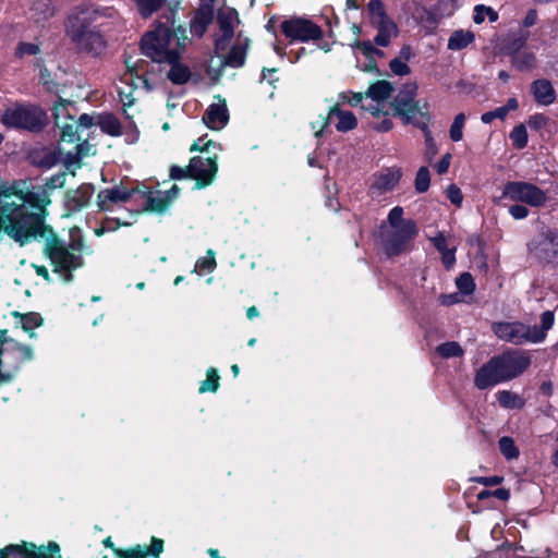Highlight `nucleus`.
<instances>
[{"label":"nucleus","instance_id":"79ce46f5","mask_svg":"<svg viewBox=\"0 0 558 558\" xmlns=\"http://www.w3.org/2000/svg\"><path fill=\"white\" fill-rule=\"evenodd\" d=\"M436 351L440 356H442L445 359L460 357L464 353L461 345L456 341H449V342L441 343L436 348Z\"/></svg>","mask_w":558,"mask_h":558},{"label":"nucleus","instance_id":"6e6d98bb","mask_svg":"<svg viewBox=\"0 0 558 558\" xmlns=\"http://www.w3.org/2000/svg\"><path fill=\"white\" fill-rule=\"evenodd\" d=\"M88 148H89L88 141L86 138L85 140L81 138L80 143H77L75 146L76 153L68 154L66 163L70 165V163L78 162L82 157L87 155Z\"/></svg>","mask_w":558,"mask_h":558},{"label":"nucleus","instance_id":"bb28decb","mask_svg":"<svg viewBox=\"0 0 558 558\" xmlns=\"http://www.w3.org/2000/svg\"><path fill=\"white\" fill-rule=\"evenodd\" d=\"M337 116L339 121L336 125L339 132H349L356 128L357 119L351 111L341 110L339 105H335L329 109L327 117L324 119L323 128H326L330 123L331 117Z\"/></svg>","mask_w":558,"mask_h":558},{"label":"nucleus","instance_id":"bf43d9fd","mask_svg":"<svg viewBox=\"0 0 558 558\" xmlns=\"http://www.w3.org/2000/svg\"><path fill=\"white\" fill-rule=\"evenodd\" d=\"M389 69L395 75L404 76L411 73L410 66L405 61L400 60V58H395L389 62Z\"/></svg>","mask_w":558,"mask_h":558},{"label":"nucleus","instance_id":"f03ea898","mask_svg":"<svg viewBox=\"0 0 558 558\" xmlns=\"http://www.w3.org/2000/svg\"><path fill=\"white\" fill-rule=\"evenodd\" d=\"M109 9H82L71 14L66 23V33L71 40L83 51L100 56L107 47L100 19Z\"/></svg>","mask_w":558,"mask_h":558},{"label":"nucleus","instance_id":"412c9836","mask_svg":"<svg viewBox=\"0 0 558 558\" xmlns=\"http://www.w3.org/2000/svg\"><path fill=\"white\" fill-rule=\"evenodd\" d=\"M402 178V170L399 167L384 168L380 172L374 174L372 189L385 193L392 191Z\"/></svg>","mask_w":558,"mask_h":558},{"label":"nucleus","instance_id":"052dcab7","mask_svg":"<svg viewBox=\"0 0 558 558\" xmlns=\"http://www.w3.org/2000/svg\"><path fill=\"white\" fill-rule=\"evenodd\" d=\"M548 121V117L544 113H534L530 116L527 125L533 131H539L547 125Z\"/></svg>","mask_w":558,"mask_h":558},{"label":"nucleus","instance_id":"39448f33","mask_svg":"<svg viewBox=\"0 0 558 558\" xmlns=\"http://www.w3.org/2000/svg\"><path fill=\"white\" fill-rule=\"evenodd\" d=\"M0 121L9 130L32 134L41 133L49 123L46 110L29 101H15L5 107Z\"/></svg>","mask_w":558,"mask_h":558},{"label":"nucleus","instance_id":"a18cd8bd","mask_svg":"<svg viewBox=\"0 0 558 558\" xmlns=\"http://www.w3.org/2000/svg\"><path fill=\"white\" fill-rule=\"evenodd\" d=\"M466 117L463 112L458 113L449 129V136L451 141L459 142L463 138V128Z\"/></svg>","mask_w":558,"mask_h":558},{"label":"nucleus","instance_id":"5701e85b","mask_svg":"<svg viewBox=\"0 0 558 558\" xmlns=\"http://www.w3.org/2000/svg\"><path fill=\"white\" fill-rule=\"evenodd\" d=\"M229 121V112L226 101L221 104H211L203 114V122L211 130L223 128Z\"/></svg>","mask_w":558,"mask_h":558},{"label":"nucleus","instance_id":"b1692460","mask_svg":"<svg viewBox=\"0 0 558 558\" xmlns=\"http://www.w3.org/2000/svg\"><path fill=\"white\" fill-rule=\"evenodd\" d=\"M250 38L236 40L230 48L228 54L222 60V68L240 69L244 66L250 47Z\"/></svg>","mask_w":558,"mask_h":558},{"label":"nucleus","instance_id":"c9c22d12","mask_svg":"<svg viewBox=\"0 0 558 558\" xmlns=\"http://www.w3.org/2000/svg\"><path fill=\"white\" fill-rule=\"evenodd\" d=\"M140 15L144 19L150 17L158 12L167 0H132Z\"/></svg>","mask_w":558,"mask_h":558},{"label":"nucleus","instance_id":"58836bf2","mask_svg":"<svg viewBox=\"0 0 558 558\" xmlns=\"http://www.w3.org/2000/svg\"><path fill=\"white\" fill-rule=\"evenodd\" d=\"M509 138L512 142V146L515 149H523L527 146L529 135L526 126L524 124L515 125L509 134Z\"/></svg>","mask_w":558,"mask_h":558},{"label":"nucleus","instance_id":"69168bd1","mask_svg":"<svg viewBox=\"0 0 558 558\" xmlns=\"http://www.w3.org/2000/svg\"><path fill=\"white\" fill-rule=\"evenodd\" d=\"M215 265V253L211 250H208L207 256L197 260L196 268L199 270H211Z\"/></svg>","mask_w":558,"mask_h":558},{"label":"nucleus","instance_id":"49530a36","mask_svg":"<svg viewBox=\"0 0 558 558\" xmlns=\"http://www.w3.org/2000/svg\"><path fill=\"white\" fill-rule=\"evenodd\" d=\"M39 66V81L40 84L45 87L49 93H57L59 90V83H57L51 77V73L48 68L44 64H37Z\"/></svg>","mask_w":558,"mask_h":558},{"label":"nucleus","instance_id":"7ed1b4c3","mask_svg":"<svg viewBox=\"0 0 558 558\" xmlns=\"http://www.w3.org/2000/svg\"><path fill=\"white\" fill-rule=\"evenodd\" d=\"M169 35L166 28L147 32L141 39L140 48L142 53L153 62L170 64L167 78L174 85H184L191 80L192 72L180 61L181 51L169 49Z\"/></svg>","mask_w":558,"mask_h":558},{"label":"nucleus","instance_id":"37998d69","mask_svg":"<svg viewBox=\"0 0 558 558\" xmlns=\"http://www.w3.org/2000/svg\"><path fill=\"white\" fill-rule=\"evenodd\" d=\"M430 186V172L427 167H421L415 175L414 187L420 194L428 191Z\"/></svg>","mask_w":558,"mask_h":558},{"label":"nucleus","instance_id":"f257e3e1","mask_svg":"<svg viewBox=\"0 0 558 558\" xmlns=\"http://www.w3.org/2000/svg\"><path fill=\"white\" fill-rule=\"evenodd\" d=\"M8 235L17 244L43 242L44 244H83L82 230L69 228V242L65 243L53 228L47 223L44 214L25 211L11 205L0 206V235Z\"/></svg>","mask_w":558,"mask_h":558},{"label":"nucleus","instance_id":"a878e982","mask_svg":"<svg viewBox=\"0 0 558 558\" xmlns=\"http://www.w3.org/2000/svg\"><path fill=\"white\" fill-rule=\"evenodd\" d=\"M174 15H175V12L173 10H171L169 12V15L166 16V22L162 23V22H158L156 27L151 31V32H157L159 28H166L170 35H169V45L171 44V40L172 39H175L177 43V49L175 50H183L186 46V41H187V36H186V29L181 26V25H178L177 27H174Z\"/></svg>","mask_w":558,"mask_h":558},{"label":"nucleus","instance_id":"cd10ccee","mask_svg":"<svg viewBox=\"0 0 558 558\" xmlns=\"http://www.w3.org/2000/svg\"><path fill=\"white\" fill-rule=\"evenodd\" d=\"M425 112L422 113V120L415 123V128L420 129L425 136V159L427 162H432L433 158L437 155L438 148L432 136V132L429 130V123L432 122V116L428 111V102L424 101Z\"/></svg>","mask_w":558,"mask_h":558},{"label":"nucleus","instance_id":"aec40b11","mask_svg":"<svg viewBox=\"0 0 558 558\" xmlns=\"http://www.w3.org/2000/svg\"><path fill=\"white\" fill-rule=\"evenodd\" d=\"M94 192V185L90 183H84L75 190L68 191L65 195V207L68 211H81L89 204Z\"/></svg>","mask_w":558,"mask_h":558},{"label":"nucleus","instance_id":"1a4fd4ad","mask_svg":"<svg viewBox=\"0 0 558 558\" xmlns=\"http://www.w3.org/2000/svg\"><path fill=\"white\" fill-rule=\"evenodd\" d=\"M280 31L289 43L318 41L324 38L323 28L311 19L290 16L280 23Z\"/></svg>","mask_w":558,"mask_h":558},{"label":"nucleus","instance_id":"e2e57ef3","mask_svg":"<svg viewBox=\"0 0 558 558\" xmlns=\"http://www.w3.org/2000/svg\"><path fill=\"white\" fill-rule=\"evenodd\" d=\"M506 109H502V107H498L492 111L484 112L481 116V121L484 124L492 123L495 119L505 120L507 114L505 112Z\"/></svg>","mask_w":558,"mask_h":558},{"label":"nucleus","instance_id":"338daca9","mask_svg":"<svg viewBox=\"0 0 558 558\" xmlns=\"http://www.w3.org/2000/svg\"><path fill=\"white\" fill-rule=\"evenodd\" d=\"M529 208L522 204H514L509 207V214L515 220L524 219L529 216Z\"/></svg>","mask_w":558,"mask_h":558},{"label":"nucleus","instance_id":"2f4dec72","mask_svg":"<svg viewBox=\"0 0 558 558\" xmlns=\"http://www.w3.org/2000/svg\"><path fill=\"white\" fill-rule=\"evenodd\" d=\"M238 11L233 8H228L227 10H220L217 15V21L220 31L226 35V37H233L234 35V26L233 21L238 20Z\"/></svg>","mask_w":558,"mask_h":558},{"label":"nucleus","instance_id":"a19ab883","mask_svg":"<svg viewBox=\"0 0 558 558\" xmlns=\"http://www.w3.org/2000/svg\"><path fill=\"white\" fill-rule=\"evenodd\" d=\"M499 450L507 460L517 459L520 454L514 440L509 436H504L498 441Z\"/></svg>","mask_w":558,"mask_h":558},{"label":"nucleus","instance_id":"a211bd4d","mask_svg":"<svg viewBox=\"0 0 558 558\" xmlns=\"http://www.w3.org/2000/svg\"><path fill=\"white\" fill-rule=\"evenodd\" d=\"M215 1L216 0L203 1L196 9L190 24L191 33L195 37L202 38L207 32L208 26L213 23L215 16Z\"/></svg>","mask_w":558,"mask_h":558},{"label":"nucleus","instance_id":"f704fd0d","mask_svg":"<svg viewBox=\"0 0 558 558\" xmlns=\"http://www.w3.org/2000/svg\"><path fill=\"white\" fill-rule=\"evenodd\" d=\"M98 124L100 130L110 136H120L122 134L121 122L113 113L100 116Z\"/></svg>","mask_w":558,"mask_h":558},{"label":"nucleus","instance_id":"e433bc0d","mask_svg":"<svg viewBox=\"0 0 558 558\" xmlns=\"http://www.w3.org/2000/svg\"><path fill=\"white\" fill-rule=\"evenodd\" d=\"M193 158H198L201 162L196 165V169L201 174L204 175H210L213 178V181L216 178V174L218 172V156H209V157H202V156H194Z\"/></svg>","mask_w":558,"mask_h":558},{"label":"nucleus","instance_id":"f3484780","mask_svg":"<svg viewBox=\"0 0 558 558\" xmlns=\"http://www.w3.org/2000/svg\"><path fill=\"white\" fill-rule=\"evenodd\" d=\"M19 197L22 201L21 204H16L14 202H5L4 205H11L14 208H24L25 211L44 214V217H48L49 213L47 206L50 204V199L47 195L38 194L32 191H20Z\"/></svg>","mask_w":558,"mask_h":558},{"label":"nucleus","instance_id":"de8ad7c7","mask_svg":"<svg viewBox=\"0 0 558 558\" xmlns=\"http://www.w3.org/2000/svg\"><path fill=\"white\" fill-rule=\"evenodd\" d=\"M554 312L546 311L541 316V327H537L536 325L530 326V329H535L536 331L541 332L542 338L539 339V342L544 341L547 335V331L553 327L554 325Z\"/></svg>","mask_w":558,"mask_h":558},{"label":"nucleus","instance_id":"ea45409f","mask_svg":"<svg viewBox=\"0 0 558 558\" xmlns=\"http://www.w3.org/2000/svg\"><path fill=\"white\" fill-rule=\"evenodd\" d=\"M553 251H556V246H531L529 257L541 264H551Z\"/></svg>","mask_w":558,"mask_h":558},{"label":"nucleus","instance_id":"9b49d317","mask_svg":"<svg viewBox=\"0 0 558 558\" xmlns=\"http://www.w3.org/2000/svg\"><path fill=\"white\" fill-rule=\"evenodd\" d=\"M502 197L532 207H541L547 201V195L541 187L525 181L506 182L502 187Z\"/></svg>","mask_w":558,"mask_h":558},{"label":"nucleus","instance_id":"7c9ffc66","mask_svg":"<svg viewBox=\"0 0 558 558\" xmlns=\"http://www.w3.org/2000/svg\"><path fill=\"white\" fill-rule=\"evenodd\" d=\"M393 90L395 88L392 83H390L389 81L381 80L372 83L368 86L365 96L372 98L374 101L379 102L390 98Z\"/></svg>","mask_w":558,"mask_h":558},{"label":"nucleus","instance_id":"c85d7f7f","mask_svg":"<svg viewBox=\"0 0 558 558\" xmlns=\"http://www.w3.org/2000/svg\"><path fill=\"white\" fill-rule=\"evenodd\" d=\"M23 545H25L24 558H61L60 546L56 542L40 547L26 542H23Z\"/></svg>","mask_w":558,"mask_h":558},{"label":"nucleus","instance_id":"4d7b16f0","mask_svg":"<svg viewBox=\"0 0 558 558\" xmlns=\"http://www.w3.org/2000/svg\"><path fill=\"white\" fill-rule=\"evenodd\" d=\"M61 158V151L59 149L46 151L39 160V166L46 169L54 167Z\"/></svg>","mask_w":558,"mask_h":558},{"label":"nucleus","instance_id":"6e6552de","mask_svg":"<svg viewBox=\"0 0 558 558\" xmlns=\"http://www.w3.org/2000/svg\"><path fill=\"white\" fill-rule=\"evenodd\" d=\"M82 246H45L44 254L50 260L52 271L65 282L73 279L72 271L82 265Z\"/></svg>","mask_w":558,"mask_h":558},{"label":"nucleus","instance_id":"5fc2aeb1","mask_svg":"<svg viewBox=\"0 0 558 558\" xmlns=\"http://www.w3.org/2000/svg\"><path fill=\"white\" fill-rule=\"evenodd\" d=\"M457 288L464 294H470L475 289V283L472 276L469 272H463L457 278Z\"/></svg>","mask_w":558,"mask_h":558},{"label":"nucleus","instance_id":"393cba45","mask_svg":"<svg viewBox=\"0 0 558 558\" xmlns=\"http://www.w3.org/2000/svg\"><path fill=\"white\" fill-rule=\"evenodd\" d=\"M530 38V32L527 29L519 28L514 33L508 34L501 43V52L508 58L524 50L527 40Z\"/></svg>","mask_w":558,"mask_h":558},{"label":"nucleus","instance_id":"4468645a","mask_svg":"<svg viewBox=\"0 0 558 558\" xmlns=\"http://www.w3.org/2000/svg\"><path fill=\"white\" fill-rule=\"evenodd\" d=\"M72 105L71 101L60 99L51 111L54 125L60 130V138L63 142L74 143L81 141L78 129L76 126L74 117L69 113L68 107Z\"/></svg>","mask_w":558,"mask_h":558},{"label":"nucleus","instance_id":"864d4df0","mask_svg":"<svg viewBox=\"0 0 558 558\" xmlns=\"http://www.w3.org/2000/svg\"><path fill=\"white\" fill-rule=\"evenodd\" d=\"M375 43H372L369 40H356L353 45L356 49L361 50V52L366 57L371 58L372 56L376 54L378 57L384 56V51L376 48L374 46Z\"/></svg>","mask_w":558,"mask_h":558},{"label":"nucleus","instance_id":"c756f323","mask_svg":"<svg viewBox=\"0 0 558 558\" xmlns=\"http://www.w3.org/2000/svg\"><path fill=\"white\" fill-rule=\"evenodd\" d=\"M536 61L535 53L525 49L509 58L511 66L519 72H531L536 66Z\"/></svg>","mask_w":558,"mask_h":558},{"label":"nucleus","instance_id":"423d86ee","mask_svg":"<svg viewBox=\"0 0 558 558\" xmlns=\"http://www.w3.org/2000/svg\"><path fill=\"white\" fill-rule=\"evenodd\" d=\"M7 329H0V386L11 383L21 365L34 357L32 347L7 338Z\"/></svg>","mask_w":558,"mask_h":558},{"label":"nucleus","instance_id":"0eeeda50","mask_svg":"<svg viewBox=\"0 0 558 558\" xmlns=\"http://www.w3.org/2000/svg\"><path fill=\"white\" fill-rule=\"evenodd\" d=\"M417 84L415 82L407 83L402 86L400 92L390 101V107L393 110V117L402 120L403 124H412L422 120V113L425 112L424 105L416 100Z\"/></svg>","mask_w":558,"mask_h":558},{"label":"nucleus","instance_id":"72a5a7b5","mask_svg":"<svg viewBox=\"0 0 558 558\" xmlns=\"http://www.w3.org/2000/svg\"><path fill=\"white\" fill-rule=\"evenodd\" d=\"M475 40V35L471 31H454L448 39V49L462 50Z\"/></svg>","mask_w":558,"mask_h":558},{"label":"nucleus","instance_id":"3c124183","mask_svg":"<svg viewBox=\"0 0 558 558\" xmlns=\"http://www.w3.org/2000/svg\"><path fill=\"white\" fill-rule=\"evenodd\" d=\"M117 558H147L145 546L136 545L129 549H114Z\"/></svg>","mask_w":558,"mask_h":558},{"label":"nucleus","instance_id":"ddd939ff","mask_svg":"<svg viewBox=\"0 0 558 558\" xmlns=\"http://www.w3.org/2000/svg\"><path fill=\"white\" fill-rule=\"evenodd\" d=\"M404 210L401 206H395L388 214L387 221L392 229L390 244H409L418 233L416 221L403 219Z\"/></svg>","mask_w":558,"mask_h":558},{"label":"nucleus","instance_id":"6ab92c4d","mask_svg":"<svg viewBox=\"0 0 558 558\" xmlns=\"http://www.w3.org/2000/svg\"><path fill=\"white\" fill-rule=\"evenodd\" d=\"M135 201H142V207L138 213H163L170 206L169 197H165L163 192L160 190L153 191L151 189L145 190L141 187Z\"/></svg>","mask_w":558,"mask_h":558},{"label":"nucleus","instance_id":"20e7f679","mask_svg":"<svg viewBox=\"0 0 558 558\" xmlns=\"http://www.w3.org/2000/svg\"><path fill=\"white\" fill-rule=\"evenodd\" d=\"M531 365V357L524 352L507 350L493 356L476 372L474 385L484 390L499 383L508 381L522 375Z\"/></svg>","mask_w":558,"mask_h":558},{"label":"nucleus","instance_id":"603ef678","mask_svg":"<svg viewBox=\"0 0 558 558\" xmlns=\"http://www.w3.org/2000/svg\"><path fill=\"white\" fill-rule=\"evenodd\" d=\"M25 545L22 544H10L3 548H0V558H24Z\"/></svg>","mask_w":558,"mask_h":558},{"label":"nucleus","instance_id":"dca6fc26","mask_svg":"<svg viewBox=\"0 0 558 558\" xmlns=\"http://www.w3.org/2000/svg\"><path fill=\"white\" fill-rule=\"evenodd\" d=\"M201 162L198 158H191L190 162L186 167L182 168L177 165H172L169 169V177L171 180H184L192 179L195 180L196 190H202L209 186L213 183V178L210 175L201 174L196 165Z\"/></svg>","mask_w":558,"mask_h":558},{"label":"nucleus","instance_id":"f8f14e48","mask_svg":"<svg viewBox=\"0 0 558 558\" xmlns=\"http://www.w3.org/2000/svg\"><path fill=\"white\" fill-rule=\"evenodd\" d=\"M492 330L500 340L515 345L523 343H538L543 335L521 322H498L492 325Z\"/></svg>","mask_w":558,"mask_h":558},{"label":"nucleus","instance_id":"0e129e2a","mask_svg":"<svg viewBox=\"0 0 558 558\" xmlns=\"http://www.w3.org/2000/svg\"><path fill=\"white\" fill-rule=\"evenodd\" d=\"M207 135L201 136L197 141H195L191 147L190 151H201L205 153L209 150L210 146H216V143L213 140H206Z\"/></svg>","mask_w":558,"mask_h":558},{"label":"nucleus","instance_id":"13d9d810","mask_svg":"<svg viewBox=\"0 0 558 558\" xmlns=\"http://www.w3.org/2000/svg\"><path fill=\"white\" fill-rule=\"evenodd\" d=\"M492 496H494V497H496V498H498L500 500L506 501V500H508L510 498V492L507 488H497L495 490L484 489V490H482V492H480L477 494V499L478 500H484V499L489 498Z\"/></svg>","mask_w":558,"mask_h":558},{"label":"nucleus","instance_id":"680f3d73","mask_svg":"<svg viewBox=\"0 0 558 558\" xmlns=\"http://www.w3.org/2000/svg\"><path fill=\"white\" fill-rule=\"evenodd\" d=\"M446 196L451 202V204L456 205L457 207H460L463 202V194L460 187L453 183L448 185L446 190Z\"/></svg>","mask_w":558,"mask_h":558},{"label":"nucleus","instance_id":"c03bdc74","mask_svg":"<svg viewBox=\"0 0 558 558\" xmlns=\"http://www.w3.org/2000/svg\"><path fill=\"white\" fill-rule=\"evenodd\" d=\"M219 374L216 368L210 367L207 371L206 379L201 383L199 392L211 391L216 392L219 388Z\"/></svg>","mask_w":558,"mask_h":558},{"label":"nucleus","instance_id":"473e14b6","mask_svg":"<svg viewBox=\"0 0 558 558\" xmlns=\"http://www.w3.org/2000/svg\"><path fill=\"white\" fill-rule=\"evenodd\" d=\"M12 315L20 319L21 327L24 331L28 332L31 338L35 337L34 328L44 324V318L40 316V314L35 312L21 314L15 311L12 312Z\"/></svg>","mask_w":558,"mask_h":558},{"label":"nucleus","instance_id":"8fccbe9b","mask_svg":"<svg viewBox=\"0 0 558 558\" xmlns=\"http://www.w3.org/2000/svg\"><path fill=\"white\" fill-rule=\"evenodd\" d=\"M40 52L37 44L20 41L15 48L14 56L17 59H23L25 56H36Z\"/></svg>","mask_w":558,"mask_h":558},{"label":"nucleus","instance_id":"9d476101","mask_svg":"<svg viewBox=\"0 0 558 558\" xmlns=\"http://www.w3.org/2000/svg\"><path fill=\"white\" fill-rule=\"evenodd\" d=\"M369 24L377 29L374 37L375 45L387 47L391 41V35L397 32L396 23L390 19L381 0H369L366 7Z\"/></svg>","mask_w":558,"mask_h":558},{"label":"nucleus","instance_id":"4be33fe9","mask_svg":"<svg viewBox=\"0 0 558 558\" xmlns=\"http://www.w3.org/2000/svg\"><path fill=\"white\" fill-rule=\"evenodd\" d=\"M531 94L535 102L541 106H550L557 99L555 88L547 78L534 80L531 83Z\"/></svg>","mask_w":558,"mask_h":558},{"label":"nucleus","instance_id":"774afa93","mask_svg":"<svg viewBox=\"0 0 558 558\" xmlns=\"http://www.w3.org/2000/svg\"><path fill=\"white\" fill-rule=\"evenodd\" d=\"M145 550L147 551V557L151 555L154 558H159V555L163 550V541L157 537H153L150 546L145 547Z\"/></svg>","mask_w":558,"mask_h":558},{"label":"nucleus","instance_id":"2eb2a0df","mask_svg":"<svg viewBox=\"0 0 558 558\" xmlns=\"http://www.w3.org/2000/svg\"><path fill=\"white\" fill-rule=\"evenodd\" d=\"M138 192H141L140 185L131 189L119 185L101 190L97 195V207L99 211H110L111 204L126 203L133 197L136 198Z\"/></svg>","mask_w":558,"mask_h":558},{"label":"nucleus","instance_id":"4c0bfd02","mask_svg":"<svg viewBox=\"0 0 558 558\" xmlns=\"http://www.w3.org/2000/svg\"><path fill=\"white\" fill-rule=\"evenodd\" d=\"M497 400L500 407L505 409H521L524 405V401L517 393L509 390L499 391Z\"/></svg>","mask_w":558,"mask_h":558},{"label":"nucleus","instance_id":"09e8293b","mask_svg":"<svg viewBox=\"0 0 558 558\" xmlns=\"http://www.w3.org/2000/svg\"><path fill=\"white\" fill-rule=\"evenodd\" d=\"M456 0H438L434 5L433 10L436 12L438 17L442 20L446 16H451L454 12Z\"/></svg>","mask_w":558,"mask_h":558}]
</instances>
